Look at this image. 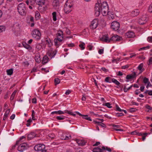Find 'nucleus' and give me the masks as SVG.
Listing matches in <instances>:
<instances>
[{"label": "nucleus", "mask_w": 152, "mask_h": 152, "mask_svg": "<svg viewBox=\"0 0 152 152\" xmlns=\"http://www.w3.org/2000/svg\"><path fill=\"white\" fill-rule=\"evenodd\" d=\"M108 7L107 3L104 1L100 4H96L95 7V14L96 16H99L101 12L104 16L109 15L111 12L108 11Z\"/></svg>", "instance_id": "obj_1"}, {"label": "nucleus", "mask_w": 152, "mask_h": 152, "mask_svg": "<svg viewBox=\"0 0 152 152\" xmlns=\"http://www.w3.org/2000/svg\"><path fill=\"white\" fill-rule=\"evenodd\" d=\"M122 39L121 37L117 35L112 36L110 39L109 38L108 35H104L100 38L101 40L107 43L110 42L111 41H119Z\"/></svg>", "instance_id": "obj_2"}, {"label": "nucleus", "mask_w": 152, "mask_h": 152, "mask_svg": "<svg viewBox=\"0 0 152 152\" xmlns=\"http://www.w3.org/2000/svg\"><path fill=\"white\" fill-rule=\"evenodd\" d=\"M73 4L72 0H67L64 5V10L66 13H69L72 10Z\"/></svg>", "instance_id": "obj_3"}, {"label": "nucleus", "mask_w": 152, "mask_h": 152, "mask_svg": "<svg viewBox=\"0 0 152 152\" xmlns=\"http://www.w3.org/2000/svg\"><path fill=\"white\" fill-rule=\"evenodd\" d=\"M18 10L20 15H25L26 12V4L23 3L19 4L18 6Z\"/></svg>", "instance_id": "obj_4"}, {"label": "nucleus", "mask_w": 152, "mask_h": 152, "mask_svg": "<svg viewBox=\"0 0 152 152\" xmlns=\"http://www.w3.org/2000/svg\"><path fill=\"white\" fill-rule=\"evenodd\" d=\"M31 35L32 37L37 40L40 39L41 33L39 30L37 29H35L32 31Z\"/></svg>", "instance_id": "obj_5"}, {"label": "nucleus", "mask_w": 152, "mask_h": 152, "mask_svg": "<svg viewBox=\"0 0 152 152\" xmlns=\"http://www.w3.org/2000/svg\"><path fill=\"white\" fill-rule=\"evenodd\" d=\"M34 149L35 150L40 152H46V150H45V146L43 144H40L35 145L34 147Z\"/></svg>", "instance_id": "obj_6"}, {"label": "nucleus", "mask_w": 152, "mask_h": 152, "mask_svg": "<svg viewBox=\"0 0 152 152\" xmlns=\"http://www.w3.org/2000/svg\"><path fill=\"white\" fill-rule=\"evenodd\" d=\"M28 145L26 143L20 144L18 148V150L20 152H23L28 147Z\"/></svg>", "instance_id": "obj_7"}, {"label": "nucleus", "mask_w": 152, "mask_h": 152, "mask_svg": "<svg viewBox=\"0 0 152 152\" xmlns=\"http://www.w3.org/2000/svg\"><path fill=\"white\" fill-rule=\"evenodd\" d=\"M111 27L113 30L117 31L120 28L119 23L117 21H113L111 23Z\"/></svg>", "instance_id": "obj_8"}, {"label": "nucleus", "mask_w": 152, "mask_h": 152, "mask_svg": "<svg viewBox=\"0 0 152 152\" xmlns=\"http://www.w3.org/2000/svg\"><path fill=\"white\" fill-rule=\"evenodd\" d=\"M98 23V21L97 19H94L91 23L90 26V28L91 29H95L97 27Z\"/></svg>", "instance_id": "obj_9"}, {"label": "nucleus", "mask_w": 152, "mask_h": 152, "mask_svg": "<svg viewBox=\"0 0 152 152\" xmlns=\"http://www.w3.org/2000/svg\"><path fill=\"white\" fill-rule=\"evenodd\" d=\"M53 5L54 8L57 11H58L60 10L61 7H60L59 2L58 0H54Z\"/></svg>", "instance_id": "obj_10"}, {"label": "nucleus", "mask_w": 152, "mask_h": 152, "mask_svg": "<svg viewBox=\"0 0 152 152\" xmlns=\"http://www.w3.org/2000/svg\"><path fill=\"white\" fill-rule=\"evenodd\" d=\"M148 18L145 15H143L139 20V23L141 25H143L146 23Z\"/></svg>", "instance_id": "obj_11"}, {"label": "nucleus", "mask_w": 152, "mask_h": 152, "mask_svg": "<svg viewBox=\"0 0 152 152\" xmlns=\"http://www.w3.org/2000/svg\"><path fill=\"white\" fill-rule=\"evenodd\" d=\"M62 40L63 38L62 37H58L56 38H55L54 40L55 45L58 47L61 45L60 42H62Z\"/></svg>", "instance_id": "obj_12"}, {"label": "nucleus", "mask_w": 152, "mask_h": 152, "mask_svg": "<svg viewBox=\"0 0 152 152\" xmlns=\"http://www.w3.org/2000/svg\"><path fill=\"white\" fill-rule=\"evenodd\" d=\"M135 36L134 33L131 31H128L125 34V36L128 38L134 37Z\"/></svg>", "instance_id": "obj_13"}, {"label": "nucleus", "mask_w": 152, "mask_h": 152, "mask_svg": "<svg viewBox=\"0 0 152 152\" xmlns=\"http://www.w3.org/2000/svg\"><path fill=\"white\" fill-rule=\"evenodd\" d=\"M12 30L15 32L18 31L20 30V26L18 23L14 24L12 27Z\"/></svg>", "instance_id": "obj_14"}, {"label": "nucleus", "mask_w": 152, "mask_h": 152, "mask_svg": "<svg viewBox=\"0 0 152 152\" xmlns=\"http://www.w3.org/2000/svg\"><path fill=\"white\" fill-rule=\"evenodd\" d=\"M31 2H35L39 5L44 4L45 0H31Z\"/></svg>", "instance_id": "obj_15"}, {"label": "nucleus", "mask_w": 152, "mask_h": 152, "mask_svg": "<svg viewBox=\"0 0 152 152\" xmlns=\"http://www.w3.org/2000/svg\"><path fill=\"white\" fill-rule=\"evenodd\" d=\"M75 141H76L77 143L79 145L83 146L86 143L85 141L83 140H80L79 139H75Z\"/></svg>", "instance_id": "obj_16"}, {"label": "nucleus", "mask_w": 152, "mask_h": 152, "mask_svg": "<svg viewBox=\"0 0 152 152\" xmlns=\"http://www.w3.org/2000/svg\"><path fill=\"white\" fill-rule=\"evenodd\" d=\"M139 12V11L138 10H134L132 12L131 14V16L133 17L137 16L138 15Z\"/></svg>", "instance_id": "obj_17"}, {"label": "nucleus", "mask_w": 152, "mask_h": 152, "mask_svg": "<svg viewBox=\"0 0 152 152\" xmlns=\"http://www.w3.org/2000/svg\"><path fill=\"white\" fill-rule=\"evenodd\" d=\"M105 150V147L104 146H103L102 147V149L99 148H94L93 150V152H101L103 150Z\"/></svg>", "instance_id": "obj_18"}, {"label": "nucleus", "mask_w": 152, "mask_h": 152, "mask_svg": "<svg viewBox=\"0 0 152 152\" xmlns=\"http://www.w3.org/2000/svg\"><path fill=\"white\" fill-rule=\"evenodd\" d=\"M136 73L134 72L133 74L127 75L126 78L127 80H130L136 77Z\"/></svg>", "instance_id": "obj_19"}, {"label": "nucleus", "mask_w": 152, "mask_h": 152, "mask_svg": "<svg viewBox=\"0 0 152 152\" xmlns=\"http://www.w3.org/2000/svg\"><path fill=\"white\" fill-rule=\"evenodd\" d=\"M22 44L24 47L28 50H31L32 49L31 47L25 42H23Z\"/></svg>", "instance_id": "obj_20"}, {"label": "nucleus", "mask_w": 152, "mask_h": 152, "mask_svg": "<svg viewBox=\"0 0 152 152\" xmlns=\"http://www.w3.org/2000/svg\"><path fill=\"white\" fill-rule=\"evenodd\" d=\"M56 53L52 51L51 50H49L47 53V55L49 56L52 58L54 57Z\"/></svg>", "instance_id": "obj_21"}, {"label": "nucleus", "mask_w": 152, "mask_h": 152, "mask_svg": "<svg viewBox=\"0 0 152 152\" xmlns=\"http://www.w3.org/2000/svg\"><path fill=\"white\" fill-rule=\"evenodd\" d=\"M36 136V134L34 132H31L28 134V139L31 140L34 137Z\"/></svg>", "instance_id": "obj_22"}, {"label": "nucleus", "mask_w": 152, "mask_h": 152, "mask_svg": "<svg viewBox=\"0 0 152 152\" xmlns=\"http://www.w3.org/2000/svg\"><path fill=\"white\" fill-rule=\"evenodd\" d=\"M49 58L48 57L46 56H45L43 58L42 61V63L43 64H45L47 63L48 61Z\"/></svg>", "instance_id": "obj_23"}, {"label": "nucleus", "mask_w": 152, "mask_h": 152, "mask_svg": "<svg viewBox=\"0 0 152 152\" xmlns=\"http://www.w3.org/2000/svg\"><path fill=\"white\" fill-rule=\"evenodd\" d=\"M64 111L63 112L61 110H59L57 111H54L52 112L51 114H59V115H61L63 114H64Z\"/></svg>", "instance_id": "obj_24"}, {"label": "nucleus", "mask_w": 152, "mask_h": 152, "mask_svg": "<svg viewBox=\"0 0 152 152\" xmlns=\"http://www.w3.org/2000/svg\"><path fill=\"white\" fill-rule=\"evenodd\" d=\"M57 37H61L63 38V32L61 31H58V33L56 34Z\"/></svg>", "instance_id": "obj_25"}, {"label": "nucleus", "mask_w": 152, "mask_h": 152, "mask_svg": "<svg viewBox=\"0 0 152 152\" xmlns=\"http://www.w3.org/2000/svg\"><path fill=\"white\" fill-rule=\"evenodd\" d=\"M40 18V15L39 13L37 11L35 12V18L36 20H39Z\"/></svg>", "instance_id": "obj_26"}, {"label": "nucleus", "mask_w": 152, "mask_h": 152, "mask_svg": "<svg viewBox=\"0 0 152 152\" xmlns=\"http://www.w3.org/2000/svg\"><path fill=\"white\" fill-rule=\"evenodd\" d=\"M6 72L8 75H11L13 74V69L11 68L9 69H7V70Z\"/></svg>", "instance_id": "obj_27"}, {"label": "nucleus", "mask_w": 152, "mask_h": 152, "mask_svg": "<svg viewBox=\"0 0 152 152\" xmlns=\"http://www.w3.org/2000/svg\"><path fill=\"white\" fill-rule=\"evenodd\" d=\"M63 136H64L65 137H62L61 138V139L63 140H68L70 139L71 137V136L69 135L68 136H66L65 134H63Z\"/></svg>", "instance_id": "obj_28"}, {"label": "nucleus", "mask_w": 152, "mask_h": 152, "mask_svg": "<svg viewBox=\"0 0 152 152\" xmlns=\"http://www.w3.org/2000/svg\"><path fill=\"white\" fill-rule=\"evenodd\" d=\"M143 66V63H141L138 66V67H137V68L138 69L140 70L141 71L140 72H142L144 70V69H142V67Z\"/></svg>", "instance_id": "obj_29"}, {"label": "nucleus", "mask_w": 152, "mask_h": 152, "mask_svg": "<svg viewBox=\"0 0 152 152\" xmlns=\"http://www.w3.org/2000/svg\"><path fill=\"white\" fill-rule=\"evenodd\" d=\"M53 19L54 21H55L56 20V12H54L52 13Z\"/></svg>", "instance_id": "obj_30"}, {"label": "nucleus", "mask_w": 152, "mask_h": 152, "mask_svg": "<svg viewBox=\"0 0 152 152\" xmlns=\"http://www.w3.org/2000/svg\"><path fill=\"white\" fill-rule=\"evenodd\" d=\"M46 41L47 42V43H48V46L49 47H50L52 45V43L51 41V40L49 38H46Z\"/></svg>", "instance_id": "obj_31"}, {"label": "nucleus", "mask_w": 152, "mask_h": 152, "mask_svg": "<svg viewBox=\"0 0 152 152\" xmlns=\"http://www.w3.org/2000/svg\"><path fill=\"white\" fill-rule=\"evenodd\" d=\"M17 92V91L16 90H15L12 93V95H11L10 98V100H13L14 97L15 96V95Z\"/></svg>", "instance_id": "obj_32"}, {"label": "nucleus", "mask_w": 152, "mask_h": 152, "mask_svg": "<svg viewBox=\"0 0 152 152\" xmlns=\"http://www.w3.org/2000/svg\"><path fill=\"white\" fill-rule=\"evenodd\" d=\"M55 137V135L53 133H51L48 135V138L49 139H53Z\"/></svg>", "instance_id": "obj_33"}, {"label": "nucleus", "mask_w": 152, "mask_h": 152, "mask_svg": "<svg viewBox=\"0 0 152 152\" xmlns=\"http://www.w3.org/2000/svg\"><path fill=\"white\" fill-rule=\"evenodd\" d=\"M83 118L88 121H92V120L91 119L90 117H88V115H83Z\"/></svg>", "instance_id": "obj_34"}, {"label": "nucleus", "mask_w": 152, "mask_h": 152, "mask_svg": "<svg viewBox=\"0 0 152 152\" xmlns=\"http://www.w3.org/2000/svg\"><path fill=\"white\" fill-rule=\"evenodd\" d=\"M64 113H67L70 115H72L73 116H75L76 114H74L71 111H69L67 110H65L64 111Z\"/></svg>", "instance_id": "obj_35"}, {"label": "nucleus", "mask_w": 152, "mask_h": 152, "mask_svg": "<svg viewBox=\"0 0 152 152\" xmlns=\"http://www.w3.org/2000/svg\"><path fill=\"white\" fill-rule=\"evenodd\" d=\"M65 117L63 115H61L60 116H58L56 117L57 119L58 120H62L65 119Z\"/></svg>", "instance_id": "obj_36"}, {"label": "nucleus", "mask_w": 152, "mask_h": 152, "mask_svg": "<svg viewBox=\"0 0 152 152\" xmlns=\"http://www.w3.org/2000/svg\"><path fill=\"white\" fill-rule=\"evenodd\" d=\"M112 81L113 83H115V84L117 85H118L120 84V83L118 81L115 79L113 78L112 79Z\"/></svg>", "instance_id": "obj_37"}, {"label": "nucleus", "mask_w": 152, "mask_h": 152, "mask_svg": "<svg viewBox=\"0 0 152 152\" xmlns=\"http://www.w3.org/2000/svg\"><path fill=\"white\" fill-rule=\"evenodd\" d=\"M54 82L55 85L58 84L60 82V80L58 78H56L54 80Z\"/></svg>", "instance_id": "obj_38"}, {"label": "nucleus", "mask_w": 152, "mask_h": 152, "mask_svg": "<svg viewBox=\"0 0 152 152\" xmlns=\"http://www.w3.org/2000/svg\"><path fill=\"white\" fill-rule=\"evenodd\" d=\"M111 79V78L110 77H107L105 78V81L107 83H110L111 81L110 80Z\"/></svg>", "instance_id": "obj_39"}, {"label": "nucleus", "mask_w": 152, "mask_h": 152, "mask_svg": "<svg viewBox=\"0 0 152 152\" xmlns=\"http://www.w3.org/2000/svg\"><path fill=\"white\" fill-rule=\"evenodd\" d=\"M85 45V44L83 42L79 45V46L81 48V50H83L85 49V47H84Z\"/></svg>", "instance_id": "obj_40"}, {"label": "nucleus", "mask_w": 152, "mask_h": 152, "mask_svg": "<svg viewBox=\"0 0 152 152\" xmlns=\"http://www.w3.org/2000/svg\"><path fill=\"white\" fill-rule=\"evenodd\" d=\"M35 115V112L34 110H32V119L33 120H36V118L34 117V115Z\"/></svg>", "instance_id": "obj_41"}, {"label": "nucleus", "mask_w": 152, "mask_h": 152, "mask_svg": "<svg viewBox=\"0 0 152 152\" xmlns=\"http://www.w3.org/2000/svg\"><path fill=\"white\" fill-rule=\"evenodd\" d=\"M10 109H8L6 111L5 113H4V115L6 116V117H7L8 116V115H9V114L10 112Z\"/></svg>", "instance_id": "obj_42"}, {"label": "nucleus", "mask_w": 152, "mask_h": 152, "mask_svg": "<svg viewBox=\"0 0 152 152\" xmlns=\"http://www.w3.org/2000/svg\"><path fill=\"white\" fill-rule=\"evenodd\" d=\"M148 11L150 12H152V3L151 4L149 7Z\"/></svg>", "instance_id": "obj_43"}, {"label": "nucleus", "mask_w": 152, "mask_h": 152, "mask_svg": "<svg viewBox=\"0 0 152 152\" xmlns=\"http://www.w3.org/2000/svg\"><path fill=\"white\" fill-rule=\"evenodd\" d=\"M143 81L145 84L148 83L149 82L148 79L146 77L144 78Z\"/></svg>", "instance_id": "obj_44"}, {"label": "nucleus", "mask_w": 152, "mask_h": 152, "mask_svg": "<svg viewBox=\"0 0 152 152\" xmlns=\"http://www.w3.org/2000/svg\"><path fill=\"white\" fill-rule=\"evenodd\" d=\"M124 115V114L122 113H115V115L118 117L122 116Z\"/></svg>", "instance_id": "obj_45"}, {"label": "nucleus", "mask_w": 152, "mask_h": 152, "mask_svg": "<svg viewBox=\"0 0 152 152\" xmlns=\"http://www.w3.org/2000/svg\"><path fill=\"white\" fill-rule=\"evenodd\" d=\"M105 106H106L107 107L109 108H111L112 106H111L110 104L109 103H107L105 104Z\"/></svg>", "instance_id": "obj_46"}, {"label": "nucleus", "mask_w": 152, "mask_h": 152, "mask_svg": "<svg viewBox=\"0 0 152 152\" xmlns=\"http://www.w3.org/2000/svg\"><path fill=\"white\" fill-rule=\"evenodd\" d=\"M116 110L117 111L120 112L122 111V110L121 109L120 107H119L118 105H116Z\"/></svg>", "instance_id": "obj_47"}, {"label": "nucleus", "mask_w": 152, "mask_h": 152, "mask_svg": "<svg viewBox=\"0 0 152 152\" xmlns=\"http://www.w3.org/2000/svg\"><path fill=\"white\" fill-rule=\"evenodd\" d=\"M104 52V49H100L98 51V53L100 54H102Z\"/></svg>", "instance_id": "obj_48"}, {"label": "nucleus", "mask_w": 152, "mask_h": 152, "mask_svg": "<svg viewBox=\"0 0 152 152\" xmlns=\"http://www.w3.org/2000/svg\"><path fill=\"white\" fill-rule=\"evenodd\" d=\"M120 59V58H117V59L113 58L112 60V62L113 63L115 62L116 63H117V62L118 61H119Z\"/></svg>", "instance_id": "obj_49"}, {"label": "nucleus", "mask_w": 152, "mask_h": 152, "mask_svg": "<svg viewBox=\"0 0 152 152\" xmlns=\"http://www.w3.org/2000/svg\"><path fill=\"white\" fill-rule=\"evenodd\" d=\"M145 107L147 109H149V110H151L152 109V107L148 104H146Z\"/></svg>", "instance_id": "obj_50"}, {"label": "nucleus", "mask_w": 152, "mask_h": 152, "mask_svg": "<svg viewBox=\"0 0 152 152\" xmlns=\"http://www.w3.org/2000/svg\"><path fill=\"white\" fill-rule=\"evenodd\" d=\"M147 40L149 42H152V36L149 37L148 38Z\"/></svg>", "instance_id": "obj_51"}, {"label": "nucleus", "mask_w": 152, "mask_h": 152, "mask_svg": "<svg viewBox=\"0 0 152 152\" xmlns=\"http://www.w3.org/2000/svg\"><path fill=\"white\" fill-rule=\"evenodd\" d=\"M19 142V141H17L16 142V144L12 146L11 150H13L14 149L16 146V145L18 144Z\"/></svg>", "instance_id": "obj_52"}, {"label": "nucleus", "mask_w": 152, "mask_h": 152, "mask_svg": "<svg viewBox=\"0 0 152 152\" xmlns=\"http://www.w3.org/2000/svg\"><path fill=\"white\" fill-rule=\"evenodd\" d=\"M29 19L30 21L31 22H34V18L32 16H30L29 17Z\"/></svg>", "instance_id": "obj_53"}, {"label": "nucleus", "mask_w": 152, "mask_h": 152, "mask_svg": "<svg viewBox=\"0 0 152 152\" xmlns=\"http://www.w3.org/2000/svg\"><path fill=\"white\" fill-rule=\"evenodd\" d=\"M32 102L34 104L37 103V99L36 98H34L32 99Z\"/></svg>", "instance_id": "obj_54"}, {"label": "nucleus", "mask_w": 152, "mask_h": 152, "mask_svg": "<svg viewBox=\"0 0 152 152\" xmlns=\"http://www.w3.org/2000/svg\"><path fill=\"white\" fill-rule=\"evenodd\" d=\"M81 99L83 101H85L86 100V95L85 94H83V96L82 98Z\"/></svg>", "instance_id": "obj_55"}, {"label": "nucleus", "mask_w": 152, "mask_h": 152, "mask_svg": "<svg viewBox=\"0 0 152 152\" xmlns=\"http://www.w3.org/2000/svg\"><path fill=\"white\" fill-rule=\"evenodd\" d=\"M137 110L136 108H132L129 109V111L131 112H133Z\"/></svg>", "instance_id": "obj_56"}, {"label": "nucleus", "mask_w": 152, "mask_h": 152, "mask_svg": "<svg viewBox=\"0 0 152 152\" xmlns=\"http://www.w3.org/2000/svg\"><path fill=\"white\" fill-rule=\"evenodd\" d=\"M108 15V16L109 18H111V19H113L114 17V15L112 14L111 12V14H110V15Z\"/></svg>", "instance_id": "obj_57"}, {"label": "nucleus", "mask_w": 152, "mask_h": 152, "mask_svg": "<svg viewBox=\"0 0 152 152\" xmlns=\"http://www.w3.org/2000/svg\"><path fill=\"white\" fill-rule=\"evenodd\" d=\"M68 47H73L75 46V45L73 43H72L68 44Z\"/></svg>", "instance_id": "obj_58"}, {"label": "nucleus", "mask_w": 152, "mask_h": 152, "mask_svg": "<svg viewBox=\"0 0 152 152\" xmlns=\"http://www.w3.org/2000/svg\"><path fill=\"white\" fill-rule=\"evenodd\" d=\"M37 72V69L36 68H34L32 69L31 72V73L36 72Z\"/></svg>", "instance_id": "obj_59"}, {"label": "nucleus", "mask_w": 152, "mask_h": 152, "mask_svg": "<svg viewBox=\"0 0 152 152\" xmlns=\"http://www.w3.org/2000/svg\"><path fill=\"white\" fill-rule=\"evenodd\" d=\"M129 67V65H126L124 66H123L121 67L122 69H125L126 68H128Z\"/></svg>", "instance_id": "obj_60"}, {"label": "nucleus", "mask_w": 152, "mask_h": 152, "mask_svg": "<svg viewBox=\"0 0 152 152\" xmlns=\"http://www.w3.org/2000/svg\"><path fill=\"white\" fill-rule=\"evenodd\" d=\"M147 85L146 86V88H148L149 87H152V85L151 84L150 82H149L148 83Z\"/></svg>", "instance_id": "obj_61"}, {"label": "nucleus", "mask_w": 152, "mask_h": 152, "mask_svg": "<svg viewBox=\"0 0 152 152\" xmlns=\"http://www.w3.org/2000/svg\"><path fill=\"white\" fill-rule=\"evenodd\" d=\"M101 69L104 72H106L108 71V70L105 67H102L101 68Z\"/></svg>", "instance_id": "obj_62"}, {"label": "nucleus", "mask_w": 152, "mask_h": 152, "mask_svg": "<svg viewBox=\"0 0 152 152\" xmlns=\"http://www.w3.org/2000/svg\"><path fill=\"white\" fill-rule=\"evenodd\" d=\"M71 91L69 90H68L66 91V92L65 93V94L66 95H69L71 93Z\"/></svg>", "instance_id": "obj_63"}, {"label": "nucleus", "mask_w": 152, "mask_h": 152, "mask_svg": "<svg viewBox=\"0 0 152 152\" xmlns=\"http://www.w3.org/2000/svg\"><path fill=\"white\" fill-rule=\"evenodd\" d=\"M149 64L148 65H150V64H152V57H151L150 58L149 60Z\"/></svg>", "instance_id": "obj_64"}]
</instances>
